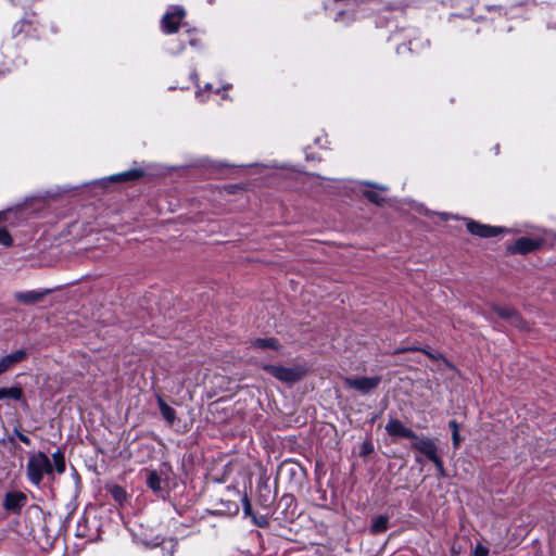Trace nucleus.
Segmentation results:
<instances>
[{
    "label": "nucleus",
    "instance_id": "obj_1",
    "mask_svg": "<svg viewBox=\"0 0 556 556\" xmlns=\"http://www.w3.org/2000/svg\"><path fill=\"white\" fill-rule=\"evenodd\" d=\"M45 475L52 477L53 467L50 458L43 452H37L29 456L26 465V476L31 484L39 486Z\"/></svg>",
    "mask_w": 556,
    "mask_h": 556
},
{
    "label": "nucleus",
    "instance_id": "obj_2",
    "mask_svg": "<svg viewBox=\"0 0 556 556\" xmlns=\"http://www.w3.org/2000/svg\"><path fill=\"white\" fill-rule=\"evenodd\" d=\"M262 369L270 374L273 377L278 379L279 381L286 382V383H294L300 381L306 370L301 366H294V367H285L280 365H271V364H264L262 365Z\"/></svg>",
    "mask_w": 556,
    "mask_h": 556
},
{
    "label": "nucleus",
    "instance_id": "obj_3",
    "mask_svg": "<svg viewBox=\"0 0 556 556\" xmlns=\"http://www.w3.org/2000/svg\"><path fill=\"white\" fill-rule=\"evenodd\" d=\"M344 383L350 389L356 390L362 394H368L379 387L381 377H348L344 379Z\"/></svg>",
    "mask_w": 556,
    "mask_h": 556
},
{
    "label": "nucleus",
    "instance_id": "obj_4",
    "mask_svg": "<svg viewBox=\"0 0 556 556\" xmlns=\"http://www.w3.org/2000/svg\"><path fill=\"white\" fill-rule=\"evenodd\" d=\"M146 483L148 488L159 497L164 498L167 495V479L162 472L154 469H144Z\"/></svg>",
    "mask_w": 556,
    "mask_h": 556
},
{
    "label": "nucleus",
    "instance_id": "obj_5",
    "mask_svg": "<svg viewBox=\"0 0 556 556\" xmlns=\"http://www.w3.org/2000/svg\"><path fill=\"white\" fill-rule=\"evenodd\" d=\"M186 12L181 7H170L162 18V29L166 34H173L177 31L179 23L185 17Z\"/></svg>",
    "mask_w": 556,
    "mask_h": 556
},
{
    "label": "nucleus",
    "instance_id": "obj_6",
    "mask_svg": "<svg viewBox=\"0 0 556 556\" xmlns=\"http://www.w3.org/2000/svg\"><path fill=\"white\" fill-rule=\"evenodd\" d=\"M27 503V496L23 492H8L4 495L3 507L5 510L20 514Z\"/></svg>",
    "mask_w": 556,
    "mask_h": 556
},
{
    "label": "nucleus",
    "instance_id": "obj_7",
    "mask_svg": "<svg viewBox=\"0 0 556 556\" xmlns=\"http://www.w3.org/2000/svg\"><path fill=\"white\" fill-rule=\"evenodd\" d=\"M542 240L538 238L522 237L508 247L510 253L527 254L540 248Z\"/></svg>",
    "mask_w": 556,
    "mask_h": 556
},
{
    "label": "nucleus",
    "instance_id": "obj_8",
    "mask_svg": "<svg viewBox=\"0 0 556 556\" xmlns=\"http://www.w3.org/2000/svg\"><path fill=\"white\" fill-rule=\"evenodd\" d=\"M467 229L471 235H475V236H478L481 238L496 237L501 232L504 231V229L501 227H493V226L480 224L475 220H469L467 223Z\"/></svg>",
    "mask_w": 556,
    "mask_h": 556
},
{
    "label": "nucleus",
    "instance_id": "obj_9",
    "mask_svg": "<svg viewBox=\"0 0 556 556\" xmlns=\"http://www.w3.org/2000/svg\"><path fill=\"white\" fill-rule=\"evenodd\" d=\"M412 447L424 454L429 460L433 459L437 456V445L433 440L427 437H418L413 439Z\"/></svg>",
    "mask_w": 556,
    "mask_h": 556
},
{
    "label": "nucleus",
    "instance_id": "obj_10",
    "mask_svg": "<svg viewBox=\"0 0 556 556\" xmlns=\"http://www.w3.org/2000/svg\"><path fill=\"white\" fill-rule=\"evenodd\" d=\"M386 431L390 437L393 438H406L413 440L416 438V433L409 428L405 427L404 424L397 419H391L386 425Z\"/></svg>",
    "mask_w": 556,
    "mask_h": 556
},
{
    "label": "nucleus",
    "instance_id": "obj_11",
    "mask_svg": "<svg viewBox=\"0 0 556 556\" xmlns=\"http://www.w3.org/2000/svg\"><path fill=\"white\" fill-rule=\"evenodd\" d=\"M27 356L26 351L17 350L0 358V375L9 370L14 364L22 362Z\"/></svg>",
    "mask_w": 556,
    "mask_h": 556
},
{
    "label": "nucleus",
    "instance_id": "obj_12",
    "mask_svg": "<svg viewBox=\"0 0 556 556\" xmlns=\"http://www.w3.org/2000/svg\"><path fill=\"white\" fill-rule=\"evenodd\" d=\"M50 291L49 290H46V291H36V290H30V291H25V292H15L14 293V296L15 299L23 303V304H35L39 301H41L43 299V296L46 294H48Z\"/></svg>",
    "mask_w": 556,
    "mask_h": 556
},
{
    "label": "nucleus",
    "instance_id": "obj_13",
    "mask_svg": "<svg viewBox=\"0 0 556 556\" xmlns=\"http://www.w3.org/2000/svg\"><path fill=\"white\" fill-rule=\"evenodd\" d=\"M495 311L501 318L510 321L519 328H523V321L515 309L510 307H497Z\"/></svg>",
    "mask_w": 556,
    "mask_h": 556
},
{
    "label": "nucleus",
    "instance_id": "obj_14",
    "mask_svg": "<svg viewBox=\"0 0 556 556\" xmlns=\"http://www.w3.org/2000/svg\"><path fill=\"white\" fill-rule=\"evenodd\" d=\"M141 176H142L141 170L131 169V170H127V172H124L121 174L112 175L111 177L108 178V180L109 181H129V180L138 179ZM101 182L103 185H105L106 179L101 180Z\"/></svg>",
    "mask_w": 556,
    "mask_h": 556
},
{
    "label": "nucleus",
    "instance_id": "obj_15",
    "mask_svg": "<svg viewBox=\"0 0 556 556\" xmlns=\"http://www.w3.org/2000/svg\"><path fill=\"white\" fill-rule=\"evenodd\" d=\"M23 399V390L18 386L11 388H0V401L1 400H13L21 401Z\"/></svg>",
    "mask_w": 556,
    "mask_h": 556
},
{
    "label": "nucleus",
    "instance_id": "obj_16",
    "mask_svg": "<svg viewBox=\"0 0 556 556\" xmlns=\"http://www.w3.org/2000/svg\"><path fill=\"white\" fill-rule=\"evenodd\" d=\"M157 404L160 408V413L162 417L166 420L167 424L173 425L176 420V412L173 407L165 403L162 397L157 399Z\"/></svg>",
    "mask_w": 556,
    "mask_h": 556
},
{
    "label": "nucleus",
    "instance_id": "obj_17",
    "mask_svg": "<svg viewBox=\"0 0 556 556\" xmlns=\"http://www.w3.org/2000/svg\"><path fill=\"white\" fill-rule=\"evenodd\" d=\"M252 346L262 350H279L280 348L279 342L274 338H257L252 341Z\"/></svg>",
    "mask_w": 556,
    "mask_h": 556
},
{
    "label": "nucleus",
    "instance_id": "obj_18",
    "mask_svg": "<svg viewBox=\"0 0 556 556\" xmlns=\"http://www.w3.org/2000/svg\"><path fill=\"white\" fill-rule=\"evenodd\" d=\"M52 467L53 472L56 471L59 475H62L65 471V457L61 450H56L52 454Z\"/></svg>",
    "mask_w": 556,
    "mask_h": 556
},
{
    "label": "nucleus",
    "instance_id": "obj_19",
    "mask_svg": "<svg viewBox=\"0 0 556 556\" xmlns=\"http://www.w3.org/2000/svg\"><path fill=\"white\" fill-rule=\"evenodd\" d=\"M388 523H389L388 516L381 515V516L374 518L372 522H371V532L372 533H381V532L387 531Z\"/></svg>",
    "mask_w": 556,
    "mask_h": 556
},
{
    "label": "nucleus",
    "instance_id": "obj_20",
    "mask_svg": "<svg viewBox=\"0 0 556 556\" xmlns=\"http://www.w3.org/2000/svg\"><path fill=\"white\" fill-rule=\"evenodd\" d=\"M30 28H31V22L26 18H23V20L18 21L17 23H15L12 31H13L14 36H17L22 33H25L28 36V35H30Z\"/></svg>",
    "mask_w": 556,
    "mask_h": 556
},
{
    "label": "nucleus",
    "instance_id": "obj_21",
    "mask_svg": "<svg viewBox=\"0 0 556 556\" xmlns=\"http://www.w3.org/2000/svg\"><path fill=\"white\" fill-rule=\"evenodd\" d=\"M448 427L452 430V440H453V446L455 448H458L460 443V435H459V426L456 420H451L448 422Z\"/></svg>",
    "mask_w": 556,
    "mask_h": 556
},
{
    "label": "nucleus",
    "instance_id": "obj_22",
    "mask_svg": "<svg viewBox=\"0 0 556 556\" xmlns=\"http://www.w3.org/2000/svg\"><path fill=\"white\" fill-rule=\"evenodd\" d=\"M364 195L372 203L377 204V205H380L384 199L382 198V195L377 192V191H374V190H368V191H365L364 192Z\"/></svg>",
    "mask_w": 556,
    "mask_h": 556
},
{
    "label": "nucleus",
    "instance_id": "obj_23",
    "mask_svg": "<svg viewBox=\"0 0 556 556\" xmlns=\"http://www.w3.org/2000/svg\"><path fill=\"white\" fill-rule=\"evenodd\" d=\"M251 519H252V522L260 528H267L269 526V520L265 515L257 516V515L253 514Z\"/></svg>",
    "mask_w": 556,
    "mask_h": 556
},
{
    "label": "nucleus",
    "instance_id": "obj_24",
    "mask_svg": "<svg viewBox=\"0 0 556 556\" xmlns=\"http://www.w3.org/2000/svg\"><path fill=\"white\" fill-rule=\"evenodd\" d=\"M13 243V239L10 232L5 228L0 229V244L10 247Z\"/></svg>",
    "mask_w": 556,
    "mask_h": 556
},
{
    "label": "nucleus",
    "instance_id": "obj_25",
    "mask_svg": "<svg viewBox=\"0 0 556 556\" xmlns=\"http://www.w3.org/2000/svg\"><path fill=\"white\" fill-rule=\"evenodd\" d=\"M242 507H243L244 516H249V517L253 516L254 513L252 510V505H251V502H250V500L248 498L247 495H244L242 497Z\"/></svg>",
    "mask_w": 556,
    "mask_h": 556
},
{
    "label": "nucleus",
    "instance_id": "obj_26",
    "mask_svg": "<svg viewBox=\"0 0 556 556\" xmlns=\"http://www.w3.org/2000/svg\"><path fill=\"white\" fill-rule=\"evenodd\" d=\"M548 28L556 29V3L552 5L549 11V21L547 22Z\"/></svg>",
    "mask_w": 556,
    "mask_h": 556
},
{
    "label": "nucleus",
    "instance_id": "obj_27",
    "mask_svg": "<svg viewBox=\"0 0 556 556\" xmlns=\"http://www.w3.org/2000/svg\"><path fill=\"white\" fill-rule=\"evenodd\" d=\"M431 462L434 464V466L438 469L440 476L444 477L445 476V469H444L442 459L437 455V456H434L433 459H431Z\"/></svg>",
    "mask_w": 556,
    "mask_h": 556
},
{
    "label": "nucleus",
    "instance_id": "obj_28",
    "mask_svg": "<svg viewBox=\"0 0 556 556\" xmlns=\"http://www.w3.org/2000/svg\"><path fill=\"white\" fill-rule=\"evenodd\" d=\"M489 549L482 545H477L473 552V556H488Z\"/></svg>",
    "mask_w": 556,
    "mask_h": 556
},
{
    "label": "nucleus",
    "instance_id": "obj_29",
    "mask_svg": "<svg viewBox=\"0 0 556 556\" xmlns=\"http://www.w3.org/2000/svg\"><path fill=\"white\" fill-rule=\"evenodd\" d=\"M112 494H113L114 498L117 500V501H121L125 496L124 490L122 488H119V486H115L112 490Z\"/></svg>",
    "mask_w": 556,
    "mask_h": 556
},
{
    "label": "nucleus",
    "instance_id": "obj_30",
    "mask_svg": "<svg viewBox=\"0 0 556 556\" xmlns=\"http://www.w3.org/2000/svg\"><path fill=\"white\" fill-rule=\"evenodd\" d=\"M18 439L20 441H22L23 443L29 445L30 444V440L27 435L25 434H22V433H18Z\"/></svg>",
    "mask_w": 556,
    "mask_h": 556
},
{
    "label": "nucleus",
    "instance_id": "obj_31",
    "mask_svg": "<svg viewBox=\"0 0 556 556\" xmlns=\"http://www.w3.org/2000/svg\"><path fill=\"white\" fill-rule=\"evenodd\" d=\"M182 49H184V47L179 46L178 49H169L168 52L172 54H176V53L180 52Z\"/></svg>",
    "mask_w": 556,
    "mask_h": 556
},
{
    "label": "nucleus",
    "instance_id": "obj_32",
    "mask_svg": "<svg viewBox=\"0 0 556 556\" xmlns=\"http://www.w3.org/2000/svg\"><path fill=\"white\" fill-rule=\"evenodd\" d=\"M77 536L85 538L86 533L85 532H80V530H78L77 531Z\"/></svg>",
    "mask_w": 556,
    "mask_h": 556
},
{
    "label": "nucleus",
    "instance_id": "obj_33",
    "mask_svg": "<svg viewBox=\"0 0 556 556\" xmlns=\"http://www.w3.org/2000/svg\"><path fill=\"white\" fill-rule=\"evenodd\" d=\"M440 216L444 220L447 219V217H448V215L446 213H442V214H440Z\"/></svg>",
    "mask_w": 556,
    "mask_h": 556
},
{
    "label": "nucleus",
    "instance_id": "obj_34",
    "mask_svg": "<svg viewBox=\"0 0 556 556\" xmlns=\"http://www.w3.org/2000/svg\"><path fill=\"white\" fill-rule=\"evenodd\" d=\"M155 540H156V542H155L154 544H152V545H151L152 547H155V546L160 545V543H161V542L157 540V538H156Z\"/></svg>",
    "mask_w": 556,
    "mask_h": 556
},
{
    "label": "nucleus",
    "instance_id": "obj_35",
    "mask_svg": "<svg viewBox=\"0 0 556 556\" xmlns=\"http://www.w3.org/2000/svg\"><path fill=\"white\" fill-rule=\"evenodd\" d=\"M413 43H414L413 41H409V47H408V50H409V51H413V50H414V48H413Z\"/></svg>",
    "mask_w": 556,
    "mask_h": 556
},
{
    "label": "nucleus",
    "instance_id": "obj_36",
    "mask_svg": "<svg viewBox=\"0 0 556 556\" xmlns=\"http://www.w3.org/2000/svg\"><path fill=\"white\" fill-rule=\"evenodd\" d=\"M205 89H206V90H211V89H212V85H211V84H206V85H205Z\"/></svg>",
    "mask_w": 556,
    "mask_h": 556
},
{
    "label": "nucleus",
    "instance_id": "obj_37",
    "mask_svg": "<svg viewBox=\"0 0 556 556\" xmlns=\"http://www.w3.org/2000/svg\"><path fill=\"white\" fill-rule=\"evenodd\" d=\"M428 356H430L431 358H437V356H434L433 354L429 353V352H426Z\"/></svg>",
    "mask_w": 556,
    "mask_h": 556
},
{
    "label": "nucleus",
    "instance_id": "obj_38",
    "mask_svg": "<svg viewBox=\"0 0 556 556\" xmlns=\"http://www.w3.org/2000/svg\"><path fill=\"white\" fill-rule=\"evenodd\" d=\"M366 185L369 186V187H375V188L377 187V186H375L372 184H369V182H366Z\"/></svg>",
    "mask_w": 556,
    "mask_h": 556
},
{
    "label": "nucleus",
    "instance_id": "obj_39",
    "mask_svg": "<svg viewBox=\"0 0 556 556\" xmlns=\"http://www.w3.org/2000/svg\"><path fill=\"white\" fill-rule=\"evenodd\" d=\"M396 52L401 53V47H397Z\"/></svg>",
    "mask_w": 556,
    "mask_h": 556
},
{
    "label": "nucleus",
    "instance_id": "obj_40",
    "mask_svg": "<svg viewBox=\"0 0 556 556\" xmlns=\"http://www.w3.org/2000/svg\"><path fill=\"white\" fill-rule=\"evenodd\" d=\"M12 2H13L14 4H17L15 0H12Z\"/></svg>",
    "mask_w": 556,
    "mask_h": 556
}]
</instances>
